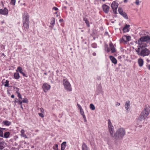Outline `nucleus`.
<instances>
[{"mask_svg": "<svg viewBox=\"0 0 150 150\" xmlns=\"http://www.w3.org/2000/svg\"><path fill=\"white\" fill-rule=\"evenodd\" d=\"M150 111V107L149 105H146L144 108V109L142 111L139 116L138 119L140 121H142L144 120L149 114Z\"/></svg>", "mask_w": 150, "mask_h": 150, "instance_id": "f257e3e1", "label": "nucleus"}, {"mask_svg": "<svg viewBox=\"0 0 150 150\" xmlns=\"http://www.w3.org/2000/svg\"><path fill=\"white\" fill-rule=\"evenodd\" d=\"M125 134V129L122 128H120L116 131L113 137L116 140H120L123 138Z\"/></svg>", "mask_w": 150, "mask_h": 150, "instance_id": "f03ea898", "label": "nucleus"}, {"mask_svg": "<svg viewBox=\"0 0 150 150\" xmlns=\"http://www.w3.org/2000/svg\"><path fill=\"white\" fill-rule=\"evenodd\" d=\"M23 26L27 29L29 28V18L28 13L25 12L23 14Z\"/></svg>", "mask_w": 150, "mask_h": 150, "instance_id": "7ed1b4c3", "label": "nucleus"}, {"mask_svg": "<svg viewBox=\"0 0 150 150\" xmlns=\"http://www.w3.org/2000/svg\"><path fill=\"white\" fill-rule=\"evenodd\" d=\"M140 47H141V52L138 53L139 55L144 57L149 55L150 52L149 50L147 48L144 49L143 46L140 45Z\"/></svg>", "mask_w": 150, "mask_h": 150, "instance_id": "20e7f679", "label": "nucleus"}, {"mask_svg": "<svg viewBox=\"0 0 150 150\" xmlns=\"http://www.w3.org/2000/svg\"><path fill=\"white\" fill-rule=\"evenodd\" d=\"M142 42H146L149 43L150 44V36L146 35L141 37L138 40L139 45H142Z\"/></svg>", "mask_w": 150, "mask_h": 150, "instance_id": "39448f33", "label": "nucleus"}, {"mask_svg": "<svg viewBox=\"0 0 150 150\" xmlns=\"http://www.w3.org/2000/svg\"><path fill=\"white\" fill-rule=\"evenodd\" d=\"M63 83L65 89L68 91H71L72 88L71 85L68 80L66 79L63 80Z\"/></svg>", "mask_w": 150, "mask_h": 150, "instance_id": "423d86ee", "label": "nucleus"}, {"mask_svg": "<svg viewBox=\"0 0 150 150\" xmlns=\"http://www.w3.org/2000/svg\"><path fill=\"white\" fill-rule=\"evenodd\" d=\"M108 129L110 136L113 137L114 135L113 133L114 132V127L112 125L110 120L109 119L108 120Z\"/></svg>", "mask_w": 150, "mask_h": 150, "instance_id": "0eeeda50", "label": "nucleus"}, {"mask_svg": "<svg viewBox=\"0 0 150 150\" xmlns=\"http://www.w3.org/2000/svg\"><path fill=\"white\" fill-rule=\"evenodd\" d=\"M118 4L115 1H113L111 4V7L113 12L115 14H117V9L118 7Z\"/></svg>", "mask_w": 150, "mask_h": 150, "instance_id": "6e6552de", "label": "nucleus"}, {"mask_svg": "<svg viewBox=\"0 0 150 150\" xmlns=\"http://www.w3.org/2000/svg\"><path fill=\"white\" fill-rule=\"evenodd\" d=\"M118 12L119 13L122 15L124 18L126 19H128V17L127 15L125 12L123 11L122 9L121 8H119Z\"/></svg>", "mask_w": 150, "mask_h": 150, "instance_id": "1a4fd4ad", "label": "nucleus"}, {"mask_svg": "<svg viewBox=\"0 0 150 150\" xmlns=\"http://www.w3.org/2000/svg\"><path fill=\"white\" fill-rule=\"evenodd\" d=\"M50 88V86L47 83H45L43 84L42 86V88L44 91L45 92H46L49 90Z\"/></svg>", "mask_w": 150, "mask_h": 150, "instance_id": "9d476101", "label": "nucleus"}, {"mask_svg": "<svg viewBox=\"0 0 150 150\" xmlns=\"http://www.w3.org/2000/svg\"><path fill=\"white\" fill-rule=\"evenodd\" d=\"M110 7L105 4L103 5V11L105 13H108L109 11Z\"/></svg>", "mask_w": 150, "mask_h": 150, "instance_id": "9b49d317", "label": "nucleus"}, {"mask_svg": "<svg viewBox=\"0 0 150 150\" xmlns=\"http://www.w3.org/2000/svg\"><path fill=\"white\" fill-rule=\"evenodd\" d=\"M0 14L4 15H7L8 14V9L6 8H5L3 10L0 9Z\"/></svg>", "mask_w": 150, "mask_h": 150, "instance_id": "f8f14e48", "label": "nucleus"}, {"mask_svg": "<svg viewBox=\"0 0 150 150\" xmlns=\"http://www.w3.org/2000/svg\"><path fill=\"white\" fill-rule=\"evenodd\" d=\"M22 68L20 67H18L17 68V69L16 70V71L17 72L19 71L20 73L22 74L23 75V76L27 77L25 73L23 72V71H22Z\"/></svg>", "mask_w": 150, "mask_h": 150, "instance_id": "ddd939ff", "label": "nucleus"}, {"mask_svg": "<svg viewBox=\"0 0 150 150\" xmlns=\"http://www.w3.org/2000/svg\"><path fill=\"white\" fill-rule=\"evenodd\" d=\"M130 25L126 24L125 26L123 29V30L124 32H128L129 31V28L130 27Z\"/></svg>", "mask_w": 150, "mask_h": 150, "instance_id": "4468645a", "label": "nucleus"}, {"mask_svg": "<svg viewBox=\"0 0 150 150\" xmlns=\"http://www.w3.org/2000/svg\"><path fill=\"white\" fill-rule=\"evenodd\" d=\"M125 106L126 109L128 110L129 108L130 107V101L129 100H127L126 101Z\"/></svg>", "mask_w": 150, "mask_h": 150, "instance_id": "2eb2a0df", "label": "nucleus"}, {"mask_svg": "<svg viewBox=\"0 0 150 150\" xmlns=\"http://www.w3.org/2000/svg\"><path fill=\"white\" fill-rule=\"evenodd\" d=\"M109 45L110 48L111 49L112 52H115V50L112 44V43H110Z\"/></svg>", "mask_w": 150, "mask_h": 150, "instance_id": "dca6fc26", "label": "nucleus"}, {"mask_svg": "<svg viewBox=\"0 0 150 150\" xmlns=\"http://www.w3.org/2000/svg\"><path fill=\"white\" fill-rule=\"evenodd\" d=\"M138 62L140 67H141L143 66L144 63V61L141 58L139 59H138Z\"/></svg>", "mask_w": 150, "mask_h": 150, "instance_id": "f3484780", "label": "nucleus"}, {"mask_svg": "<svg viewBox=\"0 0 150 150\" xmlns=\"http://www.w3.org/2000/svg\"><path fill=\"white\" fill-rule=\"evenodd\" d=\"M110 58L112 61V62L114 64H116L117 63V61L115 58L114 57H113L112 56H110Z\"/></svg>", "mask_w": 150, "mask_h": 150, "instance_id": "a211bd4d", "label": "nucleus"}, {"mask_svg": "<svg viewBox=\"0 0 150 150\" xmlns=\"http://www.w3.org/2000/svg\"><path fill=\"white\" fill-rule=\"evenodd\" d=\"M21 134L20 135L22 137H24L25 138H28V137L26 135L24 134L25 131L23 129H22L21 132Z\"/></svg>", "mask_w": 150, "mask_h": 150, "instance_id": "6ab92c4d", "label": "nucleus"}, {"mask_svg": "<svg viewBox=\"0 0 150 150\" xmlns=\"http://www.w3.org/2000/svg\"><path fill=\"white\" fill-rule=\"evenodd\" d=\"M66 146V142H63L61 144V149L62 150L64 149L65 147Z\"/></svg>", "mask_w": 150, "mask_h": 150, "instance_id": "aec40b11", "label": "nucleus"}, {"mask_svg": "<svg viewBox=\"0 0 150 150\" xmlns=\"http://www.w3.org/2000/svg\"><path fill=\"white\" fill-rule=\"evenodd\" d=\"M82 150H88V147L85 144H83L82 146Z\"/></svg>", "mask_w": 150, "mask_h": 150, "instance_id": "412c9836", "label": "nucleus"}, {"mask_svg": "<svg viewBox=\"0 0 150 150\" xmlns=\"http://www.w3.org/2000/svg\"><path fill=\"white\" fill-rule=\"evenodd\" d=\"M3 122L4 125L7 126H8L11 124V122L8 121H4Z\"/></svg>", "mask_w": 150, "mask_h": 150, "instance_id": "4be33fe9", "label": "nucleus"}, {"mask_svg": "<svg viewBox=\"0 0 150 150\" xmlns=\"http://www.w3.org/2000/svg\"><path fill=\"white\" fill-rule=\"evenodd\" d=\"M14 78L16 79H18L20 77L19 74L18 73H15L14 74Z\"/></svg>", "mask_w": 150, "mask_h": 150, "instance_id": "5701e85b", "label": "nucleus"}, {"mask_svg": "<svg viewBox=\"0 0 150 150\" xmlns=\"http://www.w3.org/2000/svg\"><path fill=\"white\" fill-rule=\"evenodd\" d=\"M5 146L4 144V143L2 142H0V149H3Z\"/></svg>", "mask_w": 150, "mask_h": 150, "instance_id": "b1692460", "label": "nucleus"}, {"mask_svg": "<svg viewBox=\"0 0 150 150\" xmlns=\"http://www.w3.org/2000/svg\"><path fill=\"white\" fill-rule=\"evenodd\" d=\"M90 109L93 110H95V109L94 105L92 103L90 104Z\"/></svg>", "mask_w": 150, "mask_h": 150, "instance_id": "393cba45", "label": "nucleus"}, {"mask_svg": "<svg viewBox=\"0 0 150 150\" xmlns=\"http://www.w3.org/2000/svg\"><path fill=\"white\" fill-rule=\"evenodd\" d=\"M83 20L85 21V23H86L88 27H89V23L88 21L87 20V18H83Z\"/></svg>", "mask_w": 150, "mask_h": 150, "instance_id": "a878e982", "label": "nucleus"}, {"mask_svg": "<svg viewBox=\"0 0 150 150\" xmlns=\"http://www.w3.org/2000/svg\"><path fill=\"white\" fill-rule=\"evenodd\" d=\"M139 45V47H138V49H136V51L137 52H138V53H139L141 52V47H140V45Z\"/></svg>", "mask_w": 150, "mask_h": 150, "instance_id": "bb28decb", "label": "nucleus"}, {"mask_svg": "<svg viewBox=\"0 0 150 150\" xmlns=\"http://www.w3.org/2000/svg\"><path fill=\"white\" fill-rule=\"evenodd\" d=\"M9 135V132H6L4 134V137L6 138H7L8 137Z\"/></svg>", "mask_w": 150, "mask_h": 150, "instance_id": "cd10ccee", "label": "nucleus"}, {"mask_svg": "<svg viewBox=\"0 0 150 150\" xmlns=\"http://www.w3.org/2000/svg\"><path fill=\"white\" fill-rule=\"evenodd\" d=\"M16 1V0H11L10 4L11 5H15Z\"/></svg>", "mask_w": 150, "mask_h": 150, "instance_id": "c85d7f7f", "label": "nucleus"}, {"mask_svg": "<svg viewBox=\"0 0 150 150\" xmlns=\"http://www.w3.org/2000/svg\"><path fill=\"white\" fill-rule=\"evenodd\" d=\"M126 35L124 36L122 38V40L125 42H126Z\"/></svg>", "mask_w": 150, "mask_h": 150, "instance_id": "c756f323", "label": "nucleus"}, {"mask_svg": "<svg viewBox=\"0 0 150 150\" xmlns=\"http://www.w3.org/2000/svg\"><path fill=\"white\" fill-rule=\"evenodd\" d=\"M53 21H52L51 22V24L52 25H54L55 24V21L54 18H52Z\"/></svg>", "mask_w": 150, "mask_h": 150, "instance_id": "7c9ffc66", "label": "nucleus"}, {"mask_svg": "<svg viewBox=\"0 0 150 150\" xmlns=\"http://www.w3.org/2000/svg\"><path fill=\"white\" fill-rule=\"evenodd\" d=\"M58 145L57 144H55L54 146L53 147V149L55 150H58Z\"/></svg>", "mask_w": 150, "mask_h": 150, "instance_id": "2f4dec72", "label": "nucleus"}, {"mask_svg": "<svg viewBox=\"0 0 150 150\" xmlns=\"http://www.w3.org/2000/svg\"><path fill=\"white\" fill-rule=\"evenodd\" d=\"M16 93L18 94V97L22 99V96H21V95L20 94V93L18 91H16Z\"/></svg>", "mask_w": 150, "mask_h": 150, "instance_id": "473e14b6", "label": "nucleus"}, {"mask_svg": "<svg viewBox=\"0 0 150 150\" xmlns=\"http://www.w3.org/2000/svg\"><path fill=\"white\" fill-rule=\"evenodd\" d=\"M8 82L9 81L8 80H6L5 82V84L4 85V86L5 87H8Z\"/></svg>", "mask_w": 150, "mask_h": 150, "instance_id": "72a5a7b5", "label": "nucleus"}, {"mask_svg": "<svg viewBox=\"0 0 150 150\" xmlns=\"http://www.w3.org/2000/svg\"><path fill=\"white\" fill-rule=\"evenodd\" d=\"M22 102L24 103H27L28 102V100L26 98H24Z\"/></svg>", "mask_w": 150, "mask_h": 150, "instance_id": "f704fd0d", "label": "nucleus"}, {"mask_svg": "<svg viewBox=\"0 0 150 150\" xmlns=\"http://www.w3.org/2000/svg\"><path fill=\"white\" fill-rule=\"evenodd\" d=\"M126 42L130 40V37L126 36Z\"/></svg>", "mask_w": 150, "mask_h": 150, "instance_id": "c9c22d12", "label": "nucleus"}, {"mask_svg": "<svg viewBox=\"0 0 150 150\" xmlns=\"http://www.w3.org/2000/svg\"><path fill=\"white\" fill-rule=\"evenodd\" d=\"M80 113L82 115H83L84 114L83 111V110L82 109L80 110Z\"/></svg>", "mask_w": 150, "mask_h": 150, "instance_id": "e433bc0d", "label": "nucleus"}, {"mask_svg": "<svg viewBox=\"0 0 150 150\" xmlns=\"http://www.w3.org/2000/svg\"><path fill=\"white\" fill-rule=\"evenodd\" d=\"M17 103H18L19 104L21 105H22V104L23 103L22 101H21V100H18L17 102Z\"/></svg>", "mask_w": 150, "mask_h": 150, "instance_id": "4c0bfd02", "label": "nucleus"}, {"mask_svg": "<svg viewBox=\"0 0 150 150\" xmlns=\"http://www.w3.org/2000/svg\"><path fill=\"white\" fill-rule=\"evenodd\" d=\"M39 115L42 117H44V115L42 113H39Z\"/></svg>", "mask_w": 150, "mask_h": 150, "instance_id": "58836bf2", "label": "nucleus"}, {"mask_svg": "<svg viewBox=\"0 0 150 150\" xmlns=\"http://www.w3.org/2000/svg\"><path fill=\"white\" fill-rule=\"evenodd\" d=\"M0 136L3 137V132L1 129H0Z\"/></svg>", "mask_w": 150, "mask_h": 150, "instance_id": "ea45409f", "label": "nucleus"}, {"mask_svg": "<svg viewBox=\"0 0 150 150\" xmlns=\"http://www.w3.org/2000/svg\"><path fill=\"white\" fill-rule=\"evenodd\" d=\"M14 88L15 89H16V91L18 92L19 89L17 87H14Z\"/></svg>", "mask_w": 150, "mask_h": 150, "instance_id": "a19ab883", "label": "nucleus"}, {"mask_svg": "<svg viewBox=\"0 0 150 150\" xmlns=\"http://www.w3.org/2000/svg\"><path fill=\"white\" fill-rule=\"evenodd\" d=\"M139 1L137 0V1H135V4L137 5H139Z\"/></svg>", "mask_w": 150, "mask_h": 150, "instance_id": "79ce46f5", "label": "nucleus"}, {"mask_svg": "<svg viewBox=\"0 0 150 150\" xmlns=\"http://www.w3.org/2000/svg\"><path fill=\"white\" fill-rule=\"evenodd\" d=\"M77 106L78 108H79L80 110H81L82 109L81 106L79 104H77Z\"/></svg>", "mask_w": 150, "mask_h": 150, "instance_id": "37998d69", "label": "nucleus"}, {"mask_svg": "<svg viewBox=\"0 0 150 150\" xmlns=\"http://www.w3.org/2000/svg\"><path fill=\"white\" fill-rule=\"evenodd\" d=\"M53 9L57 11L58 9V8L55 7H54L53 8Z\"/></svg>", "mask_w": 150, "mask_h": 150, "instance_id": "c03bdc74", "label": "nucleus"}, {"mask_svg": "<svg viewBox=\"0 0 150 150\" xmlns=\"http://www.w3.org/2000/svg\"><path fill=\"white\" fill-rule=\"evenodd\" d=\"M40 110L41 112H42V113L44 112V109H43V108H40Z\"/></svg>", "mask_w": 150, "mask_h": 150, "instance_id": "a18cd8bd", "label": "nucleus"}, {"mask_svg": "<svg viewBox=\"0 0 150 150\" xmlns=\"http://www.w3.org/2000/svg\"><path fill=\"white\" fill-rule=\"evenodd\" d=\"M120 105V103H119L118 102H117V103L116 104V106H119Z\"/></svg>", "mask_w": 150, "mask_h": 150, "instance_id": "49530a36", "label": "nucleus"}, {"mask_svg": "<svg viewBox=\"0 0 150 150\" xmlns=\"http://www.w3.org/2000/svg\"><path fill=\"white\" fill-rule=\"evenodd\" d=\"M107 50L108 52H109L110 51V50L108 47H107Z\"/></svg>", "mask_w": 150, "mask_h": 150, "instance_id": "de8ad7c7", "label": "nucleus"}, {"mask_svg": "<svg viewBox=\"0 0 150 150\" xmlns=\"http://www.w3.org/2000/svg\"><path fill=\"white\" fill-rule=\"evenodd\" d=\"M63 19H60L59 20V21L60 22H62L63 21Z\"/></svg>", "mask_w": 150, "mask_h": 150, "instance_id": "09e8293b", "label": "nucleus"}, {"mask_svg": "<svg viewBox=\"0 0 150 150\" xmlns=\"http://www.w3.org/2000/svg\"><path fill=\"white\" fill-rule=\"evenodd\" d=\"M147 67L148 69L150 70V65H149Z\"/></svg>", "mask_w": 150, "mask_h": 150, "instance_id": "8fccbe9b", "label": "nucleus"}, {"mask_svg": "<svg viewBox=\"0 0 150 150\" xmlns=\"http://www.w3.org/2000/svg\"><path fill=\"white\" fill-rule=\"evenodd\" d=\"M11 97L12 98H14V96L13 95H12L11 96Z\"/></svg>", "mask_w": 150, "mask_h": 150, "instance_id": "3c124183", "label": "nucleus"}, {"mask_svg": "<svg viewBox=\"0 0 150 150\" xmlns=\"http://www.w3.org/2000/svg\"><path fill=\"white\" fill-rule=\"evenodd\" d=\"M82 115L83 116V119L86 118V117H85L84 114L83 115Z\"/></svg>", "mask_w": 150, "mask_h": 150, "instance_id": "603ef678", "label": "nucleus"}, {"mask_svg": "<svg viewBox=\"0 0 150 150\" xmlns=\"http://www.w3.org/2000/svg\"><path fill=\"white\" fill-rule=\"evenodd\" d=\"M128 0H124V2L125 3H126L127 2Z\"/></svg>", "mask_w": 150, "mask_h": 150, "instance_id": "864d4df0", "label": "nucleus"}, {"mask_svg": "<svg viewBox=\"0 0 150 150\" xmlns=\"http://www.w3.org/2000/svg\"><path fill=\"white\" fill-rule=\"evenodd\" d=\"M83 120H84V121L85 122H86V118L83 119Z\"/></svg>", "mask_w": 150, "mask_h": 150, "instance_id": "5fc2aeb1", "label": "nucleus"}, {"mask_svg": "<svg viewBox=\"0 0 150 150\" xmlns=\"http://www.w3.org/2000/svg\"><path fill=\"white\" fill-rule=\"evenodd\" d=\"M93 55H94V56H95V55H96V53H93Z\"/></svg>", "mask_w": 150, "mask_h": 150, "instance_id": "6e6d98bb", "label": "nucleus"}, {"mask_svg": "<svg viewBox=\"0 0 150 150\" xmlns=\"http://www.w3.org/2000/svg\"><path fill=\"white\" fill-rule=\"evenodd\" d=\"M21 108H22V109H23V106H22V105H21Z\"/></svg>", "mask_w": 150, "mask_h": 150, "instance_id": "4d7b16f0", "label": "nucleus"}, {"mask_svg": "<svg viewBox=\"0 0 150 150\" xmlns=\"http://www.w3.org/2000/svg\"><path fill=\"white\" fill-rule=\"evenodd\" d=\"M2 55L5 56V55H4V53H3L2 54Z\"/></svg>", "mask_w": 150, "mask_h": 150, "instance_id": "13d9d810", "label": "nucleus"}, {"mask_svg": "<svg viewBox=\"0 0 150 150\" xmlns=\"http://www.w3.org/2000/svg\"><path fill=\"white\" fill-rule=\"evenodd\" d=\"M139 127H142V125H139Z\"/></svg>", "mask_w": 150, "mask_h": 150, "instance_id": "bf43d9fd", "label": "nucleus"}, {"mask_svg": "<svg viewBox=\"0 0 150 150\" xmlns=\"http://www.w3.org/2000/svg\"><path fill=\"white\" fill-rule=\"evenodd\" d=\"M44 74L45 75H46V74H47V73H46V72L45 73H44Z\"/></svg>", "mask_w": 150, "mask_h": 150, "instance_id": "052dcab7", "label": "nucleus"}, {"mask_svg": "<svg viewBox=\"0 0 150 150\" xmlns=\"http://www.w3.org/2000/svg\"><path fill=\"white\" fill-rule=\"evenodd\" d=\"M4 23V21H2L1 22V23Z\"/></svg>", "mask_w": 150, "mask_h": 150, "instance_id": "680f3d73", "label": "nucleus"}, {"mask_svg": "<svg viewBox=\"0 0 150 150\" xmlns=\"http://www.w3.org/2000/svg\"><path fill=\"white\" fill-rule=\"evenodd\" d=\"M103 1H105V0H102Z\"/></svg>", "mask_w": 150, "mask_h": 150, "instance_id": "e2e57ef3", "label": "nucleus"}, {"mask_svg": "<svg viewBox=\"0 0 150 150\" xmlns=\"http://www.w3.org/2000/svg\"><path fill=\"white\" fill-rule=\"evenodd\" d=\"M38 130L36 131V132H38Z\"/></svg>", "mask_w": 150, "mask_h": 150, "instance_id": "0e129e2a", "label": "nucleus"}, {"mask_svg": "<svg viewBox=\"0 0 150 150\" xmlns=\"http://www.w3.org/2000/svg\"><path fill=\"white\" fill-rule=\"evenodd\" d=\"M26 142H25V144H26Z\"/></svg>", "mask_w": 150, "mask_h": 150, "instance_id": "69168bd1", "label": "nucleus"}]
</instances>
